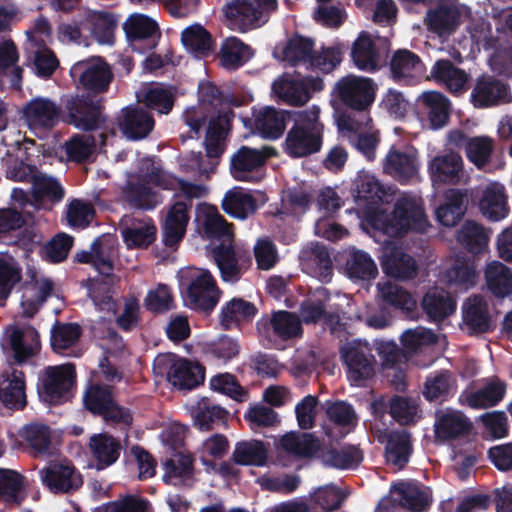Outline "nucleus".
<instances>
[{
	"instance_id": "nucleus-42",
	"label": "nucleus",
	"mask_w": 512,
	"mask_h": 512,
	"mask_svg": "<svg viewBox=\"0 0 512 512\" xmlns=\"http://www.w3.org/2000/svg\"><path fill=\"white\" fill-rule=\"evenodd\" d=\"M460 8L454 4H440L426 13L425 22L428 29L439 37L453 33L459 25Z\"/></svg>"
},
{
	"instance_id": "nucleus-55",
	"label": "nucleus",
	"mask_w": 512,
	"mask_h": 512,
	"mask_svg": "<svg viewBox=\"0 0 512 512\" xmlns=\"http://www.w3.org/2000/svg\"><path fill=\"white\" fill-rule=\"evenodd\" d=\"M86 31L101 45H112L114 42L115 18L106 12L91 11L85 17Z\"/></svg>"
},
{
	"instance_id": "nucleus-41",
	"label": "nucleus",
	"mask_w": 512,
	"mask_h": 512,
	"mask_svg": "<svg viewBox=\"0 0 512 512\" xmlns=\"http://www.w3.org/2000/svg\"><path fill=\"white\" fill-rule=\"evenodd\" d=\"M419 105L425 110L431 129L438 130L447 125L451 102L441 92L424 91L418 96Z\"/></svg>"
},
{
	"instance_id": "nucleus-59",
	"label": "nucleus",
	"mask_w": 512,
	"mask_h": 512,
	"mask_svg": "<svg viewBox=\"0 0 512 512\" xmlns=\"http://www.w3.org/2000/svg\"><path fill=\"white\" fill-rule=\"evenodd\" d=\"M181 42L185 49L195 57L207 56L213 46L211 35L198 23L192 24L181 33Z\"/></svg>"
},
{
	"instance_id": "nucleus-6",
	"label": "nucleus",
	"mask_w": 512,
	"mask_h": 512,
	"mask_svg": "<svg viewBox=\"0 0 512 512\" xmlns=\"http://www.w3.org/2000/svg\"><path fill=\"white\" fill-rule=\"evenodd\" d=\"M277 8V0H230L222 10L231 29L247 32L261 27Z\"/></svg>"
},
{
	"instance_id": "nucleus-17",
	"label": "nucleus",
	"mask_w": 512,
	"mask_h": 512,
	"mask_svg": "<svg viewBox=\"0 0 512 512\" xmlns=\"http://www.w3.org/2000/svg\"><path fill=\"white\" fill-rule=\"evenodd\" d=\"M41 483L51 493H71L81 487L83 480L79 472L68 464L52 462L39 470Z\"/></svg>"
},
{
	"instance_id": "nucleus-62",
	"label": "nucleus",
	"mask_w": 512,
	"mask_h": 512,
	"mask_svg": "<svg viewBox=\"0 0 512 512\" xmlns=\"http://www.w3.org/2000/svg\"><path fill=\"white\" fill-rule=\"evenodd\" d=\"M25 497L24 477L15 470L0 468V500L18 505Z\"/></svg>"
},
{
	"instance_id": "nucleus-61",
	"label": "nucleus",
	"mask_w": 512,
	"mask_h": 512,
	"mask_svg": "<svg viewBox=\"0 0 512 512\" xmlns=\"http://www.w3.org/2000/svg\"><path fill=\"white\" fill-rule=\"evenodd\" d=\"M377 291L382 301L395 309L409 313L416 307L413 297L401 286L389 280L378 282Z\"/></svg>"
},
{
	"instance_id": "nucleus-31",
	"label": "nucleus",
	"mask_w": 512,
	"mask_h": 512,
	"mask_svg": "<svg viewBox=\"0 0 512 512\" xmlns=\"http://www.w3.org/2000/svg\"><path fill=\"white\" fill-rule=\"evenodd\" d=\"M118 125L129 140L146 138L153 130L155 122L151 113L138 106H128L121 110Z\"/></svg>"
},
{
	"instance_id": "nucleus-46",
	"label": "nucleus",
	"mask_w": 512,
	"mask_h": 512,
	"mask_svg": "<svg viewBox=\"0 0 512 512\" xmlns=\"http://www.w3.org/2000/svg\"><path fill=\"white\" fill-rule=\"evenodd\" d=\"M52 289V282L47 278L32 279V281L25 283L22 287L20 301L23 315L28 318L33 317L39 307L50 296Z\"/></svg>"
},
{
	"instance_id": "nucleus-30",
	"label": "nucleus",
	"mask_w": 512,
	"mask_h": 512,
	"mask_svg": "<svg viewBox=\"0 0 512 512\" xmlns=\"http://www.w3.org/2000/svg\"><path fill=\"white\" fill-rule=\"evenodd\" d=\"M253 126L265 139L276 140L282 136L287 121L293 117V112L264 106L253 110Z\"/></svg>"
},
{
	"instance_id": "nucleus-3",
	"label": "nucleus",
	"mask_w": 512,
	"mask_h": 512,
	"mask_svg": "<svg viewBox=\"0 0 512 512\" xmlns=\"http://www.w3.org/2000/svg\"><path fill=\"white\" fill-rule=\"evenodd\" d=\"M316 106L293 112L294 125L288 131L284 151L292 158H301L318 152L322 146L323 125Z\"/></svg>"
},
{
	"instance_id": "nucleus-53",
	"label": "nucleus",
	"mask_w": 512,
	"mask_h": 512,
	"mask_svg": "<svg viewBox=\"0 0 512 512\" xmlns=\"http://www.w3.org/2000/svg\"><path fill=\"white\" fill-rule=\"evenodd\" d=\"M254 56L253 49L237 37L226 38L221 45V64L228 70H236Z\"/></svg>"
},
{
	"instance_id": "nucleus-48",
	"label": "nucleus",
	"mask_w": 512,
	"mask_h": 512,
	"mask_svg": "<svg viewBox=\"0 0 512 512\" xmlns=\"http://www.w3.org/2000/svg\"><path fill=\"white\" fill-rule=\"evenodd\" d=\"M467 195L459 189L447 191L445 202L435 210L437 221L445 227L455 226L465 213Z\"/></svg>"
},
{
	"instance_id": "nucleus-15",
	"label": "nucleus",
	"mask_w": 512,
	"mask_h": 512,
	"mask_svg": "<svg viewBox=\"0 0 512 512\" xmlns=\"http://www.w3.org/2000/svg\"><path fill=\"white\" fill-rule=\"evenodd\" d=\"M74 378V367L70 364L48 367L41 378L40 397L50 404L66 401Z\"/></svg>"
},
{
	"instance_id": "nucleus-58",
	"label": "nucleus",
	"mask_w": 512,
	"mask_h": 512,
	"mask_svg": "<svg viewBox=\"0 0 512 512\" xmlns=\"http://www.w3.org/2000/svg\"><path fill=\"white\" fill-rule=\"evenodd\" d=\"M319 451V457L325 466L340 470L355 469L363 459L361 451L355 446Z\"/></svg>"
},
{
	"instance_id": "nucleus-14",
	"label": "nucleus",
	"mask_w": 512,
	"mask_h": 512,
	"mask_svg": "<svg viewBox=\"0 0 512 512\" xmlns=\"http://www.w3.org/2000/svg\"><path fill=\"white\" fill-rule=\"evenodd\" d=\"M70 75L88 93L95 95L107 90L112 78L109 66L100 57L76 62L70 69Z\"/></svg>"
},
{
	"instance_id": "nucleus-51",
	"label": "nucleus",
	"mask_w": 512,
	"mask_h": 512,
	"mask_svg": "<svg viewBox=\"0 0 512 512\" xmlns=\"http://www.w3.org/2000/svg\"><path fill=\"white\" fill-rule=\"evenodd\" d=\"M485 281L490 292L497 298L512 294V271L502 262L493 260L484 270Z\"/></svg>"
},
{
	"instance_id": "nucleus-20",
	"label": "nucleus",
	"mask_w": 512,
	"mask_h": 512,
	"mask_svg": "<svg viewBox=\"0 0 512 512\" xmlns=\"http://www.w3.org/2000/svg\"><path fill=\"white\" fill-rule=\"evenodd\" d=\"M189 205L183 195L174 196L162 226V240L165 246L174 248L183 239L190 219Z\"/></svg>"
},
{
	"instance_id": "nucleus-37",
	"label": "nucleus",
	"mask_w": 512,
	"mask_h": 512,
	"mask_svg": "<svg viewBox=\"0 0 512 512\" xmlns=\"http://www.w3.org/2000/svg\"><path fill=\"white\" fill-rule=\"evenodd\" d=\"M0 402L10 410H21L27 404L24 374L11 369L1 375Z\"/></svg>"
},
{
	"instance_id": "nucleus-45",
	"label": "nucleus",
	"mask_w": 512,
	"mask_h": 512,
	"mask_svg": "<svg viewBox=\"0 0 512 512\" xmlns=\"http://www.w3.org/2000/svg\"><path fill=\"white\" fill-rule=\"evenodd\" d=\"M139 102L159 114H168L173 108L175 91L172 87L160 83L144 85L136 92Z\"/></svg>"
},
{
	"instance_id": "nucleus-28",
	"label": "nucleus",
	"mask_w": 512,
	"mask_h": 512,
	"mask_svg": "<svg viewBox=\"0 0 512 512\" xmlns=\"http://www.w3.org/2000/svg\"><path fill=\"white\" fill-rule=\"evenodd\" d=\"M260 334L273 336L281 340H290L302 334L300 318L289 311L279 310L272 313L270 318H262L257 322Z\"/></svg>"
},
{
	"instance_id": "nucleus-63",
	"label": "nucleus",
	"mask_w": 512,
	"mask_h": 512,
	"mask_svg": "<svg viewBox=\"0 0 512 512\" xmlns=\"http://www.w3.org/2000/svg\"><path fill=\"white\" fill-rule=\"evenodd\" d=\"M90 449L98 461L97 468L103 469L112 465L120 455V443L107 434L93 435L90 438Z\"/></svg>"
},
{
	"instance_id": "nucleus-7",
	"label": "nucleus",
	"mask_w": 512,
	"mask_h": 512,
	"mask_svg": "<svg viewBox=\"0 0 512 512\" xmlns=\"http://www.w3.org/2000/svg\"><path fill=\"white\" fill-rule=\"evenodd\" d=\"M371 123L372 119L368 112H349L337 119L339 130L368 161L376 158L379 144V133Z\"/></svg>"
},
{
	"instance_id": "nucleus-27",
	"label": "nucleus",
	"mask_w": 512,
	"mask_h": 512,
	"mask_svg": "<svg viewBox=\"0 0 512 512\" xmlns=\"http://www.w3.org/2000/svg\"><path fill=\"white\" fill-rule=\"evenodd\" d=\"M23 49L27 65L38 77L46 79L57 69L59 61L53 51L46 46L44 39H38L28 33V40L25 41Z\"/></svg>"
},
{
	"instance_id": "nucleus-38",
	"label": "nucleus",
	"mask_w": 512,
	"mask_h": 512,
	"mask_svg": "<svg viewBox=\"0 0 512 512\" xmlns=\"http://www.w3.org/2000/svg\"><path fill=\"white\" fill-rule=\"evenodd\" d=\"M479 209L490 221H500L508 216L509 207L505 187L499 182H490L482 190Z\"/></svg>"
},
{
	"instance_id": "nucleus-64",
	"label": "nucleus",
	"mask_w": 512,
	"mask_h": 512,
	"mask_svg": "<svg viewBox=\"0 0 512 512\" xmlns=\"http://www.w3.org/2000/svg\"><path fill=\"white\" fill-rule=\"evenodd\" d=\"M346 273L354 281L369 280L377 273V266L372 257L360 249H351L346 260Z\"/></svg>"
},
{
	"instance_id": "nucleus-9",
	"label": "nucleus",
	"mask_w": 512,
	"mask_h": 512,
	"mask_svg": "<svg viewBox=\"0 0 512 512\" xmlns=\"http://www.w3.org/2000/svg\"><path fill=\"white\" fill-rule=\"evenodd\" d=\"M64 108L67 122L76 129L93 131L104 122L102 98L91 93L71 95L66 98Z\"/></svg>"
},
{
	"instance_id": "nucleus-35",
	"label": "nucleus",
	"mask_w": 512,
	"mask_h": 512,
	"mask_svg": "<svg viewBox=\"0 0 512 512\" xmlns=\"http://www.w3.org/2000/svg\"><path fill=\"white\" fill-rule=\"evenodd\" d=\"M30 184L31 196L37 209H50L64 197V189L57 178L39 170Z\"/></svg>"
},
{
	"instance_id": "nucleus-1",
	"label": "nucleus",
	"mask_w": 512,
	"mask_h": 512,
	"mask_svg": "<svg viewBox=\"0 0 512 512\" xmlns=\"http://www.w3.org/2000/svg\"><path fill=\"white\" fill-rule=\"evenodd\" d=\"M198 96V105L188 107L182 118L190 129L189 138L198 137L209 119L204 141L206 152H190L181 161L180 169L199 182L207 179L218 165L219 157L224 151L225 127L222 118H214L221 103L218 88L209 82H202L198 86Z\"/></svg>"
},
{
	"instance_id": "nucleus-54",
	"label": "nucleus",
	"mask_w": 512,
	"mask_h": 512,
	"mask_svg": "<svg viewBox=\"0 0 512 512\" xmlns=\"http://www.w3.org/2000/svg\"><path fill=\"white\" fill-rule=\"evenodd\" d=\"M422 307L432 321L439 322L454 313L456 303L449 293L435 288L423 297Z\"/></svg>"
},
{
	"instance_id": "nucleus-2",
	"label": "nucleus",
	"mask_w": 512,
	"mask_h": 512,
	"mask_svg": "<svg viewBox=\"0 0 512 512\" xmlns=\"http://www.w3.org/2000/svg\"><path fill=\"white\" fill-rule=\"evenodd\" d=\"M374 226L387 236L394 237L409 231L425 233L430 225L422 199L413 195H403L396 201L391 214L381 213L375 217Z\"/></svg>"
},
{
	"instance_id": "nucleus-26",
	"label": "nucleus",
	"mask_w": 512,
	"mask_h": 512,
	"mask_svg": "<svg viewBox=\"0 0 512 512\" xmlns=\"http://www.w3.org/2000/svg\"><path fill=\"white\" fill-rule=\"evenodd\" d=\"M195 220L204 236L212 243L232 245L233 233L230 226L215 206L198 205Z\"/></svg>"
},
{
	"instance_id": "nucleus-22",
	"label": "nucleus",
	"mask_w": 512,
	"mask_h": 512,
	"mask_svg": "<svg viewBox=\"0 0 512 512\" xmlns=\"http://www.w3.org/2000/svg\"><path fill=\"white\" fill-rule=\"evenodd\" d=\"M383 272L397 280H409L417 275L418 266L415 259L402 247L392 241H384L381 255Z\"/></svg>"
},
{
	"instance_id": "nucleus-39",
	"label": "nucleus",
	"mask_w": 512,
	"mask_h": 512,
	"mask_svg": "<svg viewBox=\"0 0 512 512\" xmlns=\"http://www.w3.org/2000/svg\"><path fill=\"white\" fill-rule=\"evenodd\" d=\"M465 329L471 334L485 333L491 328L487 301L479 295L469 297L462 305Z\"/></svg>"
},
{
	"instance_id": "nucleus-4",
	"label": "nucleus",
	"mask_w": 512,
	"mask_h": 512,
	"mask_svg": "<svg viewBox=\"0 0 512 512\" xmlns=\"http://www.w3.org/2000/svg\"><path fill=\"white\" fill-rule=\"evenodd\" d=\"M176 277L187 307L205 312L216 307L221 291L208 269L185 267L177 272Z\"/></svg>"
},
{
	"instance_id": "nucleus-5",
	"label": "nucleus",
	"mask_w": 512,
	"mask_h": 512,
	"mask_svg": "<svg viewBox=\"0 0 512 512\" xmlns=\"http://www.w3.org/2000/svg\"><path fill=\"white\" fill-rule=\"evenodd\" d=\"M139 180H145L162 190L179 189L176 195H183L184 198L200 199L207 193V188L201 183H192L188 180L178 178L171 172L163 169L159 162L152 157H145L139 160L137 168Z\"/></svg>"
},
{
	"instance_id": "nucleus-40",
	"label": "nucleus",
	"mask_w": 512,
	"mask_h": 512,
	"mask_svg": "<svg viewBox=\"0 0 512 512\" xmlns=\"http://www.w3.org/2000/svg\"><path fill=\"white\" fill-rule=\"evenodd\" d=\"M119 231L127 247H146L154 240L156 227L150 219L124 216L119 223Z\"/></svg>"
},
{
	"instance_id": "nucleus-8",
	"label": "nucleus",
	"mask_w": 512,
	"mask_h": 512,
	"mask_svg": "<svg viewBox=\"0 0 512 512\" xmlns=\"http://www.w3.org/2000/svg\"><path fill=\"white\" fill-rule=\"evenodd\" d=\"M154 370L166 374L167 380L178 389L192 390L204 380L201 365L174 354H161L154 360Z\"/></svg>"
},
{
	"instance_id": "nucleus-18",
	"label": "nucleus",
	"mask_w": 512,
	"mask_h": 512,
	"mask_svg": "<svg viewBox=\"0 0 512 512\" xmlns=\"http://www.w3.org/2000/svg\"><path fill=\"white\" fill-rule=\"evenodd\" d=\"M117 251L115 236L103 234L91 243L89 250L78 252L75 258L78 262L92 264L100 274L109 276L113 271Z\"/></svg>"
},
{
	"instance_id": "nucleus-23",
	"label": "nucleus",
	"mask_w": 512,
	"mask_h": 512,
	"mask_svg": "<svg viewBox=\"0 0 512 512\" xmlns=\"http://www.w3.org/2000/svg\"><path fill=\"white\" fill-rule=\"evenodd\" d=\"M420 163L418 152L412 147H391L383 160V170L400 182L417 178Z\"/></svg>"
},
{
	"instance_id": "nucleus-12",
	"label": "nucleus",
	"mask_w": 512,
	"mask_h": 512,
	"mask_svg": "<svg viewBox=\"0 0 512 512\" xmlns=\"http://www.w3.org/2000/svg\"><path fill=\"white\" fill-rule=\"evenodd\" d=\"M335 90L351 112H367L375 99V85L368 77L347 75L336 83Z\"/></svg>"
},
{
	"instance_id": "nucleus-34",
	"label": "nucleus",
	"mask_w": 512,
	"mask_h": 512,
	"mask_svg": "<svg viewBox=\"0 0 512 512\" xmlns=\"http://www.w3.org/2000/svg\"><path fill=\"white\" fill-rule=\"evenodd\" d=\"M390 70L392 78L404 85H413L424 75L422 61L409 50H398L394 53L390 62Z\"/></svg>"
},
{
	"instance_id": "nucleus-19",
	"label": "nucleus",
	"mask_w": 512,
	"mask_h": 512,
	"mask_svg": "<svg viewBox=\"0 0 512 512\" xmlns=\"http://www.w3.org/2000/svg\"><path fill=\"white\" fill-rule=\"evenodd\" d=\"M265 161L260 150L242 146L230 158V174L237 181L258 182L264 176Z\"/></svg>"
},
{
	"instance_id": "nucleus-33",
	"label": "nucleus",
	"mask_w": 512,
	"mask_h": 512,
	"mask_svg": "<svg viewBox=\"0 0 512 512\" xmlns=\"http://www.w3.org/2000/svg\"><path fill=\"white\" fill-rule=\"evenodd\" d=\"M376 437L380 443L385 444V457L388 463L398 469L408 463L412 447L410 435L406 430L378 431Z\"/></svg>"
},
{
	"instance_id": "nucleus-16",
	"label": "nucleus",
	"mask_w": 512,
	"mask_h": 512,
	"mask_svg": "<svg viewBox=\"0 0 512 512\" xmlns=\"http://www.w3.org/2000/svg\"><path fill=\"white\" fill-rule=\"evenodd\" d=\"M59 113V106L46 97H34L23 107V119L37 136L52 129L58 123Z\"/></svg>"
},
{
	"instance_id": "nucleus-29",
	"label": "nucleus",
	"mask_w": 512,
	"mask_h": 512,
	"mask_svg": "<svg viewBox=\"0 0 512 512\" xmlns=\"http://www.w3.org/2000/svg\"><path fill=\"white\" fill-rule=\"evenodd\" d=\"M302 269L321 283H329L332 280V260L327 248L319 244H310L299 253Z\"/></svg>"
},
{
	"instance_id": "nucleus-13",
	"label": "nucleus",
	"mask_w": 512,
	"mask_h": 512,
	"mask_svg": "<svg viewBox=\"0 0 512 512\" xmlns=\"http://www.w3.org/2000/svg\"><path fill=\"white\" fill-rule=\"evenodd\" d=\"M123 29L131 49L139 54L152 51L159 39L156 21L144 14L130 15L123 24Z\"/></svg>"
},
{
	"instance_id": "nucleus-47",
	"label": "nucleus",
	"mask_w": 512,
	"mask_h": 512,
	"mask_svg": "<svg viewBox=\"0 0 512 512\" xmlns=\"http://www.w3.org/2000/svg\"><path fill=\"white\" fill-rule=\"evenodd\" d=\"M430 75L435 81L443 83L454 94L462 93L467 88L468 74L454 66L450 60L436 61L431 68Z\"/></svg>"
},
{
	"instance_id": "nucleus-57",
	"label": "nucleus",
	"mask_w": 512,
	"mask_h": 512,
	"mask_svg": "<svg viewBox=\"0 0 512 512\" xmlns=\"http://www.w3.org/2000/svg\"><path fill=\"white\" fill-rule=\"evenodd\" d=\"M354 196L367 204H378L386 195L385 186L369 171L361 170L354 180Z\"/></svg>"
},
{
	"instance_id": "nucleus-50",
	"label": "nucleus",
	"mask_w": 512,
	"mask_h": 512,
	"mask_svg": "<svg viewBox=\"0 0 512 512\" xmlns=\"http://www.w3.org/2000/svg\"><path fill=\"white\" fill-rule=\"evenodd\" d=\"M504 393L503 383L492 379L476 391L462 394L460 401L474 409H485L496 405L503 398Z\"/></svg>"
},
{
	"instance_id": "nucleus-32",
	"label": "nucleus",
	"mask_w": 512,
	"mask_h": 512,
	"mask_svg": "<svg viewBox=\"0 0 512 512\" xmlns=\"http://www.w3.org/2000/svg\"><path fill=\"white\" fill-rule=\"evenodd\" d=\"M6 337L18 363L25 362L40 350L39 333L30 325L9 327L6 330Z\"/></svg>"
},
{
	"instance_id": "nucleus-56",
	"label": "nucleus",
	"mask_w": 512,
	"mask_h": 512,
	"mask_svg": "<svg viewBox=\"0 0 512 512\" xmlns=\"http://www.w3.org/2000/svg\"><path fill=\"white\" fill-rule=\"evenodd\" d=\"M256 311L253 303L242 298H233L221 308L220 323L225 329H231L242 322L250 321Z\"/></svg>"
},
{
	"instance_id": "nucleus-25",
	"label": "nucleus",
	"mask_w": 512,
	"mask_h": 512,
	"mask_svg": "<svg viewBox=\"0 0 512 512\" xmlns=\"http://www.w3.org/2000/svg\"><path fill=\"white\" fill-rule=\"evenodd\" d=\"M470 98L475 108L502 105L512 100L507 84L493 76L486 75L477 79Z\"/></svg>"
},
{
	"instance_id": "nucleus-21",
	"label": "nucleus",
	"mask_w": 512,
	"mask_h": 512,
	"mask_svg": "<svg viewBox=\"0 0 512 512\" xmlns=\"http://www.w3.org/2000/svg\"><path fill=\"white\" fill-rule=\"evenodd\" d=\"M127 182L122 187V199L132 208L142 211H151L163 202V196L152 189L145 180H139L137 171L127 172Z\"/></svg>"
},
{
	"instance_id": "nucleus-24",
	"label": "nucleus",
	"mask_w": 512,
	"mask_h": 512,
	"mask_svg": "<svg viewBox=\"0 0 512 512\" xmlns=\"http://www.w3.org/2000/svg\"><path fill=\"white\" fill-rule=\"evenodd\" d=\"M427 170L433 186L456 185L464 178L463 159L453 151L432 157Z\"/></svg>"
},
{
	"instance_id": "nucleus-11",
	"label": "nucleus",
	"mask_w": 512,
	"mask_h": 512,
	"mask_svg": "<svg viewBox=\"0 0 512 512\" xmlns=\"http://www.w3.org/2000/svg\"><path fill=\"white\" fill-rule=\"evenodd\" d=\"M272 94L279 101L292 106H302L311 98V91L323 89L320 78H295L284 74L272 83Z\"/></svg>"
},
{
	"instance_id": "nucleus-36",
	"label": "nucleus",
	"mask_w": 512,
	"mask_h": 512,
	"mask_svg": "<svg viewBox=\"0 0 512 512\" xmlns=\"http://www.w3.org/2000/svg\"><path fill=\"white\" fill-rule=\"evenodd\" d=\"M391 492L411 512H423L432 501L430 489L413 481H401L392 486Z\"/></svg>"
},
{
	"instance_id": "nucleus-60",
	"label": "nucleus",
	"mask_w": 512,
	"mask_h": 512,
	"mask_svg": "<svg viewBox=\"0 0 512 512\" xmlns=\"http://www.w3.org/2000/svg\"><path fill=\"white\" fill-rule=\"evenodd\" d=\"M351 55L359 70L373 72L379 66L377 50L368 34L361 33L359 35L353 44Z\"/></svg>"
},
{
	"instance_id": "nucleus-10",
	"label": "nucleus",
	"mask_w": 512,
	"mask_h": 512,
	"mask_svg": "<svg viewBox=\"0 0 512 512\" xmlns=\"http://www.w3.org/2000/svg\"><path fill=\"white\" fill-rule=\"evenodd\" d=\"M342 358L348 368V379L355 386H362L373 376L375 358L367 341L353 340L341 349Z\"/></svg>"
},
{
	"instance_id": "nucleus-43",
	"label": "nucleus",
	"mask_w": 512,
	"mask_h": 512,
	"mask_svg": "<svg viewBox=\"0 0 512 512\" xmlns=\"http://www.w3.org/2000/svg\"><path fill=\"white\" fill-rule=\"evenodd\" d=\"M434 427L437 438L448 440L467 434L471 423L460 411L446 408L437 411Z\"/></svg>"
},
{
	"instance_id": "nucleus-44",
	"label": "nucleus",
	"mask_w": 512,
	"mask_h": 512,
	"mask_svg": "<svg viewBox=\"0 0 512 512\" xmlns=\"http://www.w3.org/2000/svg\"><path fill=\"white\" fill-rule=\"evenodd\" d=\"M221 206L230 217L245 220L256 212L257 201L251 192L235 186L226 191Z\"/></svg>"
},
{
	"instance_id": "nucleus-49",
	"label": "nucleus",
	"mask_w": 512,
	"mask_h": 512,
	"mask_svg": "<svg viewBox=\"0 0 512 512\" xmlns=\"http://www.w3.org/2000/svg\"><path fill=\"white\" fill-rule=\"evenodd\" d=\"M313 41L310 38L296 36L290 39L283 48V60L291 67L308 71L312 65Z\"/></svg>"
},
{
	"instance_id": "nucleus-52",
	"label": "nucleus",
	"mask_w": 512,
	"mask_h": 512,
	"mask_svg": "<svg viewBox=\"0 0 512 512\" xmlns=\"http://www.w3.org/2000/svg\"><path fill=\"white\" fill-rule=\"evenodd\" d=\"M232 457L238 465L263 467L268 461V446L256 439L239 441L235 444Z\"/></svg>"
}]
</instances>
